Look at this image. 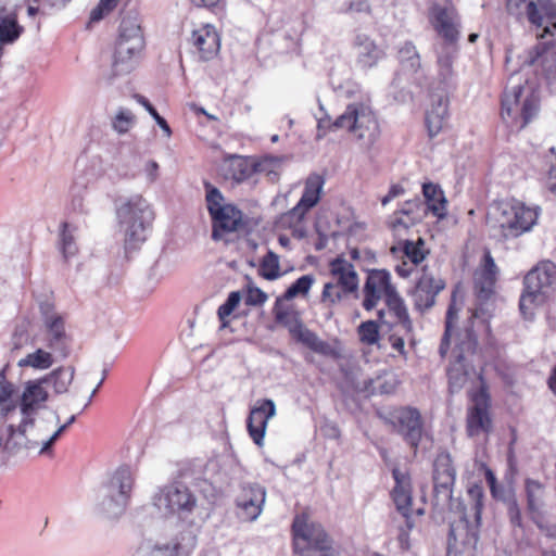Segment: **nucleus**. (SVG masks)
Returning a JSON list of instances; mask_svg holds the SVG:
<instances>
[{
  "mask_svg": "<svg viewBox=\"0 0 556 556\" xmlns=\"http://www.w3.org/2000/svg\"><path fill=\"white\" fill-rule=\"evenodd\" d=\"M433 496L435 504H450L451 509L459 514V520L451 523L448 534V556L463 552L464 548L476 549L479 541L481 526V513L483 508V490L473 485L468 490L469 503L453 501L452 493L456 478V470L453 466L451 455L441 452L433 462Z\"/></svg>",
  "mask_w": 556,
  "mask_h": 556,
  "instance_id": "obj_1",
  "label": "nucleus"
},
{
  "mask_svg": "<svg viewBox=\"0 0 556 556\" xmlns=\"http://www.w3.org/2000/svg\"><path fill=\"white\" fill-rule=\"evenodd\" d=\"M286 156L264 155L262 157L245 156V184L255 186L257 179L255 176L264 175L268 181L277 182L280 178L282 163Z\"/></svg>",
  "mask_w": 556,
  "mask_h": 556,
  "instance_id": "obj_22",
  "label": "nucleus"
},
{
  "mask_svg": "<svg viewBox=\"0 0 556 556\" xmlns=\"http://www.w3.org/2000/svg\"><path fill=\"white\" fill-rule=\"evenodd\" d=\"M260 273H261L262 277H264L267 280H274L280 276L279 261H278V256L275 253L268 252L264 256V258L261 263Z\"/></svg>",
  "mask_w": 556,
  "mask_h": 556,
  "instance_id": "obj_50",
  "label": "nucleus"
},
{
  "mask_svg": "<svg viewBox=\"0 0 556 556\" xmlns=\"http://www.w3.org/2000/svg\"><path fill=\"white\" fill-rule=\"evenodd\" d=\"M422 245L424 240L421 238H419L417 242L410 240H403L400 241L397 245L392 247L391 252L394 255L401 253L403 257L408 260V262L413 263V265H418L425 258Z\"/></svg>",
  "mask_w": 556,
  "mask_h": 556,
  "instance_id": "obj_41",
  "label": "nucleus"
},
{
  "mask_svg": "<svg viewBox=\"0 0 556 556\" xmlns=\"http://www.w3.org/2000/svg\"><path fill=\"white\" fill-rule=\"evenodd\" d=\"M343 294L345 293L341 288L338 287V285L327 282L325 283L324 290L321 292V301L329 302L330 304L333 305L342 300Z\"/></svg>",
  "mask_w": 556,
  "mask_h": 556,
  "instance_id": "obj_58",
  "label": "nucleus"
},
{
  "mask_svg": "<svg viewBox=\"0 0 556 556\" xmlns=\"http://www.w3.org/2000/svg\"><path fill=\"white\" fill-rule=\"evenodd\" d=\"M152 503L164 517L185 518L197 507V497L181 481H175L160 488L152 497Z\"/></svg>",
  "mask_w": 556,
  "mask_h": 556,
  "instance_id": "obj_12",
  "label": "nucleus"
},
{
  "mask_svg": "<svg viewBox=\"0 0 556 556\" xmlns=\"http://www.w3.org/2000/svg\"><path fill=\"white\" fill-rule=\"evenodd\" d=\"M241 299V290L232 291L229 293L225 303L217 309V316L220 321V336L229 343L239 340L240 330L243 327L241 318L238 315H233V311L239 305Z\"/></svg>",
  "mask_w": 556,
  "mask_h": 556,
  "instance_id": "obj_20",
  "label": "nucleus"
},
{
  "mask_svg": "<svg viewBox=\"0 0 556 556\" xmlns=\"http://www.w3.org/2000/svg\"><path fill=\"white\" fill-rule=\"evenodd\" d=\"M220 172L225 179H231L237 184L243 181V156L227 154L220 165Z\"/></svg>",
  "mask_w": 556,
  "mask_h": 556,
  "instance_id": "obj_42",
  "label": "nucleus"
},
{
  "mask_svg": "<svg viewBox=\"0 0 556 556\" xmlns=\"http://www.w3.org/2000/svg\"><path fill=\"white\" fill-rule=\"evenodd\" d=\"M391 289L396 288L391 283V275L388 270H369L363 288V307L366 311L374 309L382 298L387 299Z\"/></svg>",
  "mask_w": 556,
  "mask_h": 556,
  "instance_id": "obj_21",
  "label": "nucleus"
},
{
  "mask_svg": "<svg viewBox=\"0 0 556 556\" xmlns=\"http://www.w3.org/2000/svg\"><path fill=\"white\" fill-rule=\"evenodd\" d=\"M485 479L494 498L504 502L508 494H515L513 491H507L504 489V486L498 485L496 478L491 470H486Z\"/></svg>",
  "mask_w": 556,
  "mask_h": 556,
  "instance_id": "obj_60",
  "label": "nucleus"
},
{
  "mask_svg": "<svg viewBox=\"0 0 556 556\" xmlns=\"http://www.w3.org/2000/svg\"><path fill=\"white\" fill-rule=\"evenodd\" d=\"M15 386L0 387V418H7L18 407Z\"/></svg>",
  "mask_w": 556,
  "mask_h": 556,
  "instance_id": "obj_47",
  "label": "nucleus"
},
{
  "mask_svg": "<svg viewBox=\"0 0 556 556\" xmlns=\"http://www.w3.org/2000/svg\"><path fill=\"white\" fill-rule=\"evenodd\" d=\"M282 299H277L273 313L278 324L285 326L291 336L303 325L299 313L290 305H285Z\"/></svg>",
  "mask_w": 556,
  "mask_h": 556,
  "instance_id": "obj_38",
  "label": "nucleus"
},
{
  "mask_svg": "<svg viewBox=\"0 0 556 556\" xmlns=\"http://www.w3.org/2000/svg\"><path fill=\"white\" fill-rule=\"evenodd\" d=\"M324 185L325 179L321 175L316 173L311 174L305 180L304 191L300 201L283 215V220L288 222L290 225L300 224L306 213L318 204Z\"/></svg>",
  "mask_w": 556,
  "mask_h": 556,
  "instance_id": "obj_18",
  "label": "nucleus"
},
{
  "mask_svg": "<svg viewBox=\"0 0 556 556\" xmlns=\"http://www.w3.org/2000/svg\"><path fill=\"white\" fill-rule=\"evenodd\" d=\"M71 208L73 212L75 213H78V214H87L88 213V207L85 203V199L83 195H73L72 198V201H71Z\"/></svg>",
  "mask_w": 556,
  "mask_h": 556,
  "instance_id": "obj_64",
  "label": "nucleus"
},
{
  "mask_svg": "<svg viewBox=\"0 0 556 556\" xmlns=\"http://www.w3.org/2000/svg\"><path fill=\"white\" fill-rule=\"evenodd\" d=\"M116 223L124 233L125 251L137 250L148 238L155 213L153 206L141 194L118 197L114 201Z\"/></svg>",
  "mask_w": 556,
  "mask_h": 556,
  "instance_id": "obj_2",
  "label": "nucleus"
},
{
  "mask_svg": "<svg viewBox=\"0 0 556 556\" xmlns=\"http://www.w3.org/2000/svg\"><path fill=\"white\" fill-rule=\"evenodd\" d=\"M134 483L130 467H118L100 489L99 511L110 519L122 516L128 505Z\"/></svg>",
  "mask_w": 556,
  "mask_h": 556,
  "instance_id": "obj_8",
  "label": "nucleus"
},
{
  "mask_svg": "<svg viewBox=\"0 0 556 556\" xmlns=\"http://www.w3.org/2000/svg\"><path fill=\"white\" fill-rule=\"evenodd\" d=\"M536 219L538 212L518 201L494 203L486 214V225L505 239L529 231Z\"/></svg>",
  "mask_w": 556,
  "mask_h": 556,
  "instance_id": "obj_5",
  "label": "nucleus"
},
{
  "mask_svg": "<svg viewBox=\"0 0 556 556\" xmlns=\"http://www.w3.org/2000/svg\"><path fill=\"white\" fill-rule=\"evenodd\" d=\"M448 94H432L431 108L426 114V125L430 137L437 136L447 123Z\"/></svg>",
  "mask_w": 556,
  "mask_h": 556,
  "instance_id": "obj_33",
  "label": "nucleus"
},
{
  "mask_svg": "<svg viewBox=\"0 0 556 556\" xmlns=\"http://www.w3.org/2000/svg\"><path fill=\"white\" fill-rule=\"evenodd\" d=\"M43 383L41 378L25 382L23 393L18 396L21 420L17 426L13 424L7 426L5 447L8 450H31L38 446V441L29 439L27 432L34 428L38 412L45 407L49 399Z\"/></svg>",
  "mask_w": 556,
  "mask_h": 556,
  "instance_id": "obj_4",
  "label": "nucleus"
},
{
  "mask_svg": "<svg viewBox=\"0 0 556 556\" xmlns=\"http://www.w3.org/2000/svg\"><path fill=\"white\" fill-rule=\"evenodd\" d=\"M526 88L518 84L506 90L502 99V117L513 116L517 111L521 98L520 115L522 118L521 127L527 126L539 111V98L533 90L525 96Z\"/></svg>",
  "mask_w": 556,
  "mask_h": 556,
  "instance_id": "obj_17",
  "label": "nucleus"
},
{
  "mask_svg": "<svg viewBox=\"0 0 556 556\" xmlns=\"http://www.w3.org/2000/svg\"><path fill=\"white\" fill-rule=\"evenodd\" d=\"M134 98L136 99V101L138 103H140L142 106H144V109L149 112V114L153 117V119L155 121V123L162 128V130L166 134L167 137H169L172 135V130H170V127L168 125V123L166 122V119L164 117H162L157 111L155 110V108L150 103V101L141 96V94H138L136 93L134 96Z\"/></svg>",
  "mask_w": 556,
  "mask_h": 556,
  "instance_id": "obj_54",
  "label": "nucleus"
},
{
  "mask_svg": "<svg viewBox=\"0 0 556 556\" xmlns=\"http://www.w3.org/2000/svg\"><path fill=\"white\" fill-rule=\"evenodd\" d=\"M39 312L42 319L47 346L66 358L71 352V338L65 331L63 315L58 313L54 303L50 298L38 301Z\"/></svg>",
  "mask_w": 556,
  "mask_h": 556,
  "instance_id": "obj_14",
  "label": "nucleus"
},
{
  "mask_svg": "<svg viewBox=\"0 0 556 556\" xmlns=\"http://www.w3.org/2000/svg\"><path fill=\"white\" fill-rule=\"evenodd\" d=\"M476 327H482L489 330V324L481 316V311L476 309L468 318L467 324L458 333V342L454 350L455 361L447 369L448 388L451 393H456L463 389L469 378L468 357L473 355L478 346Z\"/></svg>",
  "mask_w": 556,
  "mask_h": 556,
  "instance_id": "obj_6",
  "label": "nucleus"
},
{
  "mask_svg": "<svg viewBox=\"0 0 556 556\" xmlns=\"http://www.w3.org/2000/svg\"><path fill=\"white\" fill-rule=\"evenodd\" d=\"M495 275L492 270H482L475 279V289L477 298L486 301L493 294L495 286Z\"/></svg>",
  "mask_w": 556,
  "mask_h": 556,
  "instance_id": "obj_45",
  "label": "nucleus"
},
{
  "mask_svg": "<svg viewBox=\"0 0 556 556\" xmlns=\"http://www.w3.org/2000/svg\"><path fill=\"white\" fill-rule=\"evenodd\" d=\"M67 429V425L60 426L49 438L42 442L39 454H48L61 434Z\"/></svg>",
  "mask_w": 556,
  "mask_h": 556,
  "instance_id": "obj_63",
  "label": "nucleus"
},
{
  "mask_svg": "<svg viewBox=\"0 0 556 556\" xmlns=\"http://www.w3.org/2000/svg\"><path fill=\"white\" fill-rule=\"evenodd\" d=\"M456 54V48L441 46L438 52L437 66L438 73L434 84L437 90L441 93L450 94L456 88L455 74L453 71V61Z\"/></svg>",
  "mask_w": 556,
  "mask_h": 556,
  "instance_id": "obj_28",
  "label": "nucleus"
},
{
  "mask_svg": "<svg viewBox=\"0 0 556 556\" xmlns=\"http://www.w3.org/2000/svg\"><path fill=\"white\" fill-rule=\"evenodd\" d=\"M359 340L368 345H372L379 340V326L375 320H367L362 323L358 328Z\"/></svg>",
  "mask_w": 556,
  "mask_h": 556,
  "instance_id": "obj_51",
  "label": "nucleus"
},
{
  "mask_svg": "<svg viewBox=\"0 0 556 556\" xmlns=\"http://www.w3.org/2000/svg\"><path fill=\"white\" fill-rule=\"evenodd\" d=\"M266 498V490L260 484L245 489V520L254 521L261 515Z\"/></svg>",
  "mask_w": 556,
  "mask_h": 556,
  "instance_id": "obj_37",
  "label": "nucleus"
},
{
  "mask_svg": "<svg viewBox=\"0 0 556 556\" xmlns=\"http://www.w3.org/2000/svg\"><path fill=\"white\" fill-rule=\"evenodd\" d=\"M144 47L139 14L132 11L125 13L118 26L111 73L104 77L106 83L112 84L115 77L134 71L142 58Z\"/></svg>",
  "mask_w": 556,
  "mask_h": 556,
  "instance_id": "obj_3",
  "label": "nucleus"
},
{
  "mask_svg": "<svg viewBox=\"0 0 556 556\" xmlns=\"http://www.w3.org/2000/svg\"><path fill=\"white\" fill-rule=\"evenodd\" d=\"M374 382L372 392L380 394H391L395 391L397 381L392 374H383L378 376Z\"/></svg>",
  "mask_w": 556,
  "mask_h": 556,
  "instance_id": "obj_55",
  "label": "nucleus"
},
{
  "mask_svg": "<svg viewBox=\"0 0 556 556\" xmlns=\"http://www.w3.org/2000/svg\"><path fill=\"white\" fill-rule=\"evenodd\" d=\"M392 476L395 481V486L392 491V497L396 509L405 518L406 527L410 530L414 525L410 521V505H412V486L410 478L407 472L397 467L392 469Z\"/></svg>",
  "mask_w": 556,
  "mask_h": 556,
  "instance_id": "obj_27",
  "label": "nucleus"
},
{
  "mask_svg": "<svg viewBox=\"0 0 556 556\" xmlns=\"http://www.w3.org/2000/svg\"><path fill=\"white\" fill-rule=\"evenodd\" d=\"M216 482L217 481H210L206 478L198 482L199 491L210 503H214L220 492V486L216 485Z\"/></svg>",
  "mask_w": 556,
  "mask_h": 556,
  "instance_id": "obj_57",
  "label": "nucleus"
},
{
  "mask_svg": "<svg viewBox=\"0 0 556 556\" xmlns=\"http://www.w3.org/2000/svg\"><path fill=\"white\" fill-rule=\"evenodd\" d=\"M74 230L75 229L71 228V226L67 223H63L61 225L60 250L63 254L64 260L66 261L75 256L78 252V248L74 237Z\"/></svg>",
  "mask_w": 556,
  "mask_h": 556,
  "instance_id": "obj_46",
  "label": "nucleus"
},
{
  "mask_svg": "<svg viewBox=\"0 0 556 556\" xmlns=\"http://www.w3.org/2000/svg\"><path fill=\"white\" fill-rule=\"evenodd\" d=\"M445 288L442 278L430 273L427 267L422 268V274L410 291L415 309L425 312L435 304L437 295Z\"/></svg>",
  "mask_w": 556,
  "mask_h": 556,
  "instance_id": "obj_19",
  "label": "nucleus"
},
{
  "mask_svg": "<svg viewBox=\"0 0 556 556\" xmlns=\"http://www.w3.org/2000/svg\"><path fill=\"white\" fill-rule=\"evenodd\" d=\"M75 376V368L72 366L68 367H59L52 370L49 375L42 377L45 383L52 384L54 392L56 394H63L67 392L68 387L73 382Z\"/></svg>",
  "mask_w": 556,
  "mask_h": 556,
  "instance_id": "obj_40",
  "label": "nucleus"
},
{
  "mask_svg": "<svg viewBox=\"0 0 556 556\" xmlns=\"http://www.w3.org/2000/svg\"><path fill=\"white\" fill-rule=\"evenodd\" d=\"M381 418L416 455L419 444L427 435L425 421L419 409L412 406H400L388 410L384 415H381Z\"/></svg>",
  "mask_w": 556,
  "mask_h": 556,
  "instance_id": "obj_11",
  "label": "nucleus"
},
{
  "mask_svg": "<svg viewBox=\"0 0 556 556\" xmlns=\"http://www.w3.org/2000/svg\"><path fill=\"white\" fill-rule=\"evenodd\" d=\"M540 63L553 91H556V43L538 42L530 49L523 61L522 65L532 66Z\"/></svg>",
  "mask_w": 556,
  "mask_h": 556,
  "instance_id": "obj_23",
  "label": "nucleus"
},
{
  "mask_svg": "<svg viewBox=\"0 0 556 556\" xmlns=\"http://www.w3.org/2000/svg\"><path fill=\"white\" fill-rule=\"evenodd\" d=\"M428 212H431L434 216L439 218H443L446 215V199L442 198L439 199V204L430 203L425 204V202L416 198L414 200L406 201L402 208L400 210V213L403 216H406L407 218H410L413 223H419L421 222Z\"/></svg>",
  "mask_w": 556,
  "mask_h": 556,
  "instance_id": "obj_32",
  "label": "nucleus"
},
{
  "mask_svg": "<svg viewBox=\"0 0 556 556\" xmlns=\"http://www.w3.org/2000/svg\"><path fill=\"white\" fill-rule=\"evenodd\" d=\"M292 337L318 354L330 355L332 353L330 344L321 340L315 332L305 327L304 324L292 334Z\"/></svg>",
  "mask_w": 556,
  "mask_h": 556,
  "instance_id": "obj_39",
  "label": "nucleus"
},
{
  "mask_svg": "<svg viewBox=\"0 0 556 556\" xmlns=\"http://www.w3.org/2000/svg\"><path fill=\"white\" fill-rule=\"evenodd\" d=\"M422 193L426 200L424 201L425 204H439V199L444 198L443 191L440 189V187L432 182H427L422 185Z\"/></svg>",
  "mask_w": 556,
  "mask_h": 556,
  "instance_id": "obj_61",
  "label": "nucleus"
},
{
  "mask_svg": "<svg viewBox=\"0 0 556 556\" xmlns=\"http://www.w3.org/2000/svg\"><path fill=\"white\" fill-rule=\"evenodd\" d=\"M384 302L389 308V312L395 317L396 324L401 326L405 333H410L413 331V323L405 302L399 294L397 290L391 289Z\"/></svg>",
  "mask_w": 556,
  "mask_h": 556,
  "instance_id": "obj_36",
  "label": "nucleus"
},
{
  "mask_svg": "<svg viewBox=\"0 0 556 556\" xmlns=\"http://www.w3.org/2000/svg\"><path fill=\"white\" fill-rule=\"evenodd\" d=\"M205 201L212 219V238L224 240L226 244L235 243L239 238L237 228L242 220V212L233 204L226 203L219 189L204 181Z\"/></svg>",
  "mask_w": 556,
  "mask_h": 556,
  "instance_id": "obj_7",
  "label": "nucleus"
},
{
  "mask_svg": "<svg viewBox=\"0 0 556 556\" xmlns=\"http://www.w3.org/2000/svg\"><path fill=\"white\" fill-rule=\"evenodd\" d=\"M197 533L190 529L180 532L170 542H143L137 548L135 556H190L197 546Z\"/></svg>",
  "mask_w": 556,
  "mask_h": 556,
  "instance_id": "obj_16",
  "label": "nucleus"
},
{
  "mask_svg": "<svg viewBox=\"0 0 556 556\" xmlns=\"http://www.w3.org/2000/svg\"><path fill=\"white\" fill-rule=\"evenodd\" d=\"M276 405L273 400L258 401L251 409L247 428L250 437L257 446H263L268 420L275 416Z\"/></svg>",
  "mask_w": 556,
  "mask_h": 556,
  "instance_id": "obj_24",
  "label": "nucleus"
},
{
  "mask_svg": "<svg viewBox=\"0 0 556 556\" xmlns=\"http://www.w3.org/2000/svg\"><path fill=\"white\" fill-rule=\"evenodd\" d=\"M353 48L356 51L357 64L363 68L375 66L384 55L376 42L364 33H356L353 40Z\"/></svg>",
  "mask_w": 556,
  "mask_h": 556,
  "instance_id": "obj_31",
  "label": "nucleus"
},
{
  "mask_svg": "<svg viewBox=\"0 0 556 556\" xmlns=\"http://www.w3.org/2000/svg\"><path fill=\"white\" fill-rule=\"evenodd\" d=\"M430 21L435 31L444 39L442 46L456 48L460 17L452 1L444 0L443 4L433 3L430 8Z\"/></svg>",
  "mask_w": 556,
  "mask_h": 556,
  "instance_id": "obj_15",
  "label": "nucleus"
},
{
  "mask_svg": "<svg viewBox=\"0 0 556 556\" xmlns=\"http://www.w3.org/2000/svg\"><path fill=\"white\" fill-rule=\"evenodd\" d=\"M472 402L467 415L468 435L476 437L480 433H488L492 428L488 395L481 391L472 397Z\"/></svg>",
  "mask_w": 556,
  "mask_h": 556,
  "instance_id": "obj_25",
  "label": "nucleus"
},
{
  "mask_svg": "<svg viewBox=\"0 0 556 556\" xmlns=\"http://www.w3.org/2000/svg\"><path fill=\"white\" fill-rule=\"evenodd\" d=\"M135 116L128 109H119L116 113L112 126L118 134H126L134 125Z\"/></svg>",
  "mask_w": 556,
  "mask_h": 556,
  "instance_id": "obj_53",
  "label": "nucleus"
},
{
  "mask_svg": "<svg viewBox=\"0 0 556 556\" xmlns=\"http://www.w3.org/2000/svg\"><path fill=\"white\" fill-rule=\"evenodd\" d=\"M292 531L294 551L301 556H336L331 540L320 525L307 523L304 517L296 516Z\"/></svg>",
  "mask_w": 556,
  "mask_h": 556,
  "instance_id": "obj_13",
  "label": "nucleus"
},
{
  "mask_svg": "<svg viewBox=\"0 0 556 556\" xmlns=\"http://www.w3.org/2000/svg\"><path fill=\"white\" fill-rule=\"evenodd\" d=\"M555 282L556 265L551 261L541 262L526 275L519 301V309L526 319L533 318L534 307L545 301V289Z\"/></svg>",
  "mask_w": 556,
  "mask_h": 556,
  "instance_id": "obj_10",
  "label": "nucleus"
},
{
  "mask_svg": "<svg viewBox=\"0 0 556 556\" xmlns=\"http://www.w3.org/2000/svg\"><path fill=\"white\" fill-rule=\"evenodd\" d=\"M397 58L405 71L416 73L421 67L420 55L416 47L409 41L400 48Z\"/></svg>",
  "mask_w": 556,
  "mask_h": 556,
  "instance_id": "obj_44",
  "label": "nucleus"
},
{
  "mask_svg": "<svg viewBox=\"0 0 556 556\" xmlns=\"http://www.w3.org/2000/svg\"><path fill=\"white\" fill-rule=\"evenodd\" d=\"M457 319V309L455 307L454 301L448 305L445 318V331L441 339V343L439 346V353L442 357H445L447 351L450 349V338L454 321Z\"/></svg>",
  "mask_w": 556,
  "mask_h": 556,
  "instance_id": "obj_49",
  "label": "nucleus"
},
{
  "mask_svg": "<svg viewBox=\"0 0 556 556\" xmlns=\"http://www.w3.org/2000/svg\"><path fill=\"white\" fill-rule=\"evenodd\" d=\"M416 225V223H413L410 218H407L406 216H403L400 211L395 212L391 222L390 226L393 229V231H400L401 228L408 229L409 227Z\"/></svg>",
  "mask_w": 556,
  "mask_h": 556,
  "instance_id": "obj_62",
  "label": "nucleus"
},
{
  "mask_svg": "<svg viewBox=\"0 0 556 556\" xmlns=\"http://www.w3.org/2000/svg\"><path fill=\"white\" fill-rule=\"evenodd\" d=\"M53 356L50 352L37 349L17 362L18 367H31L35 369H48L53 365Z\"/></svg>",
  "mask_w": 556,
  "mask_h": 556,
  "instance_id": "obj_43",
  "label": "nucleus"
},
{
  "mask_svg": "<svg viewBox=\"0 0 556 556\" xmlns=\"http://www.w3.org/2000/svg\"><path fill=\"white\" fill-rule=\"evenodd\" d=\"M267 294L251 282L245 285V304L262 305L267 300Z\"/></svg>",
  "mask_w": 556,
  "mask_h": 556,
  "instance_id": "obj_59",
  "label": "nucleus"
},
{
  "mask_svg": "<svg viewBox=\"0 0 556 556\" xmlns=\"http://www.w3.org/2000/svg\"><path fill=\"white\" fill-rule=\"evenodd\" d=\"M314 281L315 278L313 275L301 276L285 291L283 295L279 299L290 301L298 295L304 296L309 292Z\"/></svg>",
  "mask_w": 556,
  "mask_h": 556,
  "instance_id": "obj_48",
  "label": "nucleus"
},
{
  "mask_svg": "<svg viewBox=\"0 0 556 556\" xmlns=\"http://www.w3.org/2000/svg\"><path fill=\"white\" fill-rule=\"evenodd\" d=\"M339 13L344 14H358V13H370V5L368 0H350L344 3H342L338 8Z\"/></svg>",
  "mask_w": 556,
  "mask_h": 556,
  "instance_id": "obj_56",
  "label": "nucleus"
},
{
  "mask_svg": "<svg viewBox=\"0 0 556 556\" xmlns=\"http://www.w3.org/2000/svg\"><path fill=\"white\" fill-rule=\"evenodd\" d=\"M525 492L527 498V511L530 519L540 528L543 529L544 520V497L545 485L539 480L527 478L525 480Z\"/></svg>",
  "mask_w": 556,
  "mask_h": 556,
  "instance_id": "obj_29",
  "label": "nucleus"
},
{
  "mask_svg": "<svg viewBox=\"0 0 556 556\" xmlns=\"http://www.w3.org/2000/svg\"><path fill=\"white\" fill-rule=\"evenodd\" d=\"M504 503L506 504L507 517L509 519L510 525L514 528L523 530V521H522L521 510H520L518 501L516 498V495L508 494L507 497L505 498Z\"/></svg>",
  "mask_w": 556,
  "mask_h": 556,
  "instance_id": "obj_52",
  "label": "nucleus"
},
{
  "mask_svg": "<svg viewBox=\"0 0 556 556\" xmlns=\"http://www.w3.org/2000/svg\"><path fill=\"white\" fill-rule=\"evenodd\" d=\"M190 41L202 61L211 60L219 50V37L211 24L194 29Z\"/></svg>",
  "mask_w": 556,
  "mask_h": 556,
  "instance_id": "obj_30",
  "label": "nucleus"
},
{
  "mask_svg": "<svg viewBox=\"0 0 556 556\" xmlns=\"http://www.w3.org/2000/svg\"><path fill=\"white\" fill-rule=\"evenodd\" d=\"M331 275L337 279L334 285L344 293H353L358 290V277L354 266L344 258H336L330 263Z\"/></svg>",
  "mask_w": 556,
  "mask_h": 556,
  "instance_id": "obj_35",
  "label": "nucleus"
},
{
  "mask_svg": "<svg viewBox=\"0 0 556 556\" xmlns=\"http://www.w3.org/2000/svg\"><path fill=\"white\" fill-rule=\"evenodd\" d=\"M38 3L39 0H31ZM25 0H0V34L10 37V34H23L24 28L17 20L18 10L23 8Z\"/></svg>",
  "mask_w": 556,
  "mask_h": 556,
  "instance_id": "obj_34",
  "label": "nucleus"
},
{
  "mask_svg": "<svg viewBox=\"0 0 556 556\" xmlns=\"http://www.w3.org/2000/svg\"><path fill=\"white\" fill-rule=\"evenodd\" d=\"M540 3L541 0H539ZM543 7V4H541ZM507 12L517 20H528L532 25L542 28L538 33V38H544L549 33L548 25H545V17L542 14V8H539L535 0H506Z\"/></svg>",
  "mask_w": 556,
  "mask_h": 556,
  "instance_id": "obj_26",
  "label": "nucleus"
},
{
  "mask_svg": "<svg viewBox=\"0 0 556 556\" xmlns=\"http://www.w3.org/2000/svg\"><path fill=\"white\" fill-rule=\"evenodd\" d=\"M331 128L352 132L362 144L369 149L380 136V127L372 110L363 103H353L336 118Z\"/></svg>",
  "mask_w": 556,
  "mask_h": 556,
  "instance_id": "obj_9",
  "label": "nucleus"
}]
</instances>
